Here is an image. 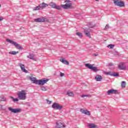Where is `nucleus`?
I'll return each instance as SVG.
<instances>
[{
  "label": "nucleus",
  "mask_w": 128,
  "mask_h": 128,
  "mask_svg": "<svg viewBox=\"0 0 128 128\" xmlns=\"http://www.w3.org/2000/svg\"><path fill=\"white\" fill-rule=\"evenodd\" d=\"M66 4H62V8L64 10H68V8H72V3L70 0H65Z\"/></svg>",
  "instance_id": "f257e3e1"
},
{
  "label": "nucleus",
  "mask_w": 128,
  "mask_h": 128,
  "mask_svg": "<svg viewBox=\"0 0 128 128\" xmlns=\"http://www.w3.org/2000/svg\"><path fill=\"white\" fill-rule=\"evenodd\" d=\"M6 40L8 42H10V44H14L18 50H24L22 46L20 44L16 43V42H14L12 40H10V39H6Z\"/></svg>",
  "instance_id": "f03ea898"
},
{
  "label": "nucleus",
  "mask_w": 128,
  "mask_h": 128,
  "mask_svg": "<svg viewBox=\"0 0 128 128\" xmlns=\"http://www.w3.org/2000/svg\"><path fill=\"white\" fill-rule=\"evenodd\" d=\"M18 96L19 100H24L26 99V93H25L24 90H22L18 94Z\"/></svg>",
  "instance_id": "7ed1b4c3"
},
{
  "label": "nucleus",
  "mask_w": 128,
  "mask_h": 128,
  "mask_svg": "<svg viewBox=\"0 0 128 128\" xmlns=\"http://www.w3.org/2000/svg\"><path fill=\"white\" fill-rule=\"evenodd\" d=\"M85 66H86V68H89V70H93L94 72H100V69L98 68V67L94 66L90 64H86Z\"/></svg>",
  "instance_id": "20e7f679"
},
{
  "label": "nucleus",
  "mask_w": 128,
  "mask_h": 128,
  "mask_svg": "<svg viewBox=\"0 0 128 128\" xmlns=\"http://www.w3.org/2000/svg\"><path fill=\"white\" fill-rule=\"evenodd\" d=\"M48 6V5L46 4L43 2L39 4V6L35 7L34 8V10H44L45 8Z\"/></svg>",
  "instance_id": "39448f33"
},
{
  "label": "nucleus",
  "mask_w": 128,
  "mask_h": 128,
  "mask_svg": "<svg viewBox=\"0 0 128 128\" xmlns=\"http://www.w3.org/2000/svg\"><path fill=\"white\" fill-rule=\"evenodd\" d=\"M49 6H50L52 8H55L56 10H62V6L57 5L54 2H50L48 4Z\"/></svg>",
  "instance_id": "423d86ee"
},
{
  "label": "nucleus",
  "mask_w": 128,
  "mask_h": 128,
  "mask_svg": "<svg viewBox=\"0 0 128 128\" xmlns=\"http://www.w3.org/2000/svg\"><path fill=\"white\" fill-rule=\"evenodd\" d=\"M114 2L115 6L120 8H124V2L120 0H114Z\"/></svg>",
  "instance_id": "0eeeda50"
},
{
  "label": "nucleus",
  "mask_w": 128,
  "mask_h": 128,
  "mask_svg": "<svg viewBox=\"0 0 128 128\" xmlns=\"http://www.w3.org/2000/svg\"><path fill=\"white\" fill-rule=\"evenodd\" d=\"M52 108L54 110H60L62 108L63 106L58 103L54 102L52 104Z\"/></svg>",
  "instance_id": "6e6552de"
},
{
  "label": "nucleus",
  "mask_w": 128,
  "mask_h": 128,
  "mask_svg": "<svg viewBox=\"0 0 128 128\" xmlns=\"http://www.w3.org/2000/svg\"><path fill=\"white\" fill-rule=\"evenodd\" d=\"M104 74H106V76H120V74L118 73H116L114 72H104Z\"/></svg>",
  "instance_id": "1a4fd4ad"
},
{
  "label": "nucleus",
  "mask_w": 128,
  "mask_h": 128,
  "mask_svg": "<svg viewBox=\"0 0 128 128\" xmlns=\"http://www.w3.org/2000/svg\"><path fill=\"white\" fill-rule=\"evenodd\" d=\"M48 79H46V78H44L42 79H41L40 80H38V83L37 84H38L39 86H44V84H46L48 82Z\"/></svg>",
  "instance_id": "9d476101"
},
{
  "label": "nucleus",
  "mask_w": 128,
  "mask_h": 128,
  "mask_svg": "<svg viewBox=\"0 0 128 128\" xmlns=\"http://www.w3.org/2000/svg\"><path fill=\"white\" fill-rule=\"evenodd\" d=\"M8 110H10V112H13L14 114H18V112H22L21 108H12L9 107Z\"/></svg>",
  "instance_id": "9b49d317"
},
{
  "label": "nucleus",
  "mask_w": 128,
  "mask_h": 128,
  "mask_svg": "<svg viewBox=\"0 0 128 128\" xmlns=\"http://www.w3.org/2000/svg\"><path fill=\"white\" fill-rule=\"evenodd\" d=\"M106 94H108V96H110V94H118V90H116L114 89H111L110 90H108L106 92Z\"/></svg>",
  "instance_id": "f8f14e48"
},
{
  "label": "nucleus",
  "mask_w": 128,
  "mask_h": 128,
  "mask_svg": "<svg viewBox=\"0 0 128 128\" xmlns=\"http://www.w3.org/2000/svg\"><path fill=\"white\" fill-rule=\"evenodd\" d=\"M66 128V125L64 122H56V126L55 128Z\"/></svg>",
  "instance_id": "ddd939ff"
},
{
  "label": "nucleus",
  "mask_w": 128,
  "mask_h": 128,
  "mask_svg": "<svg viewBox=\"0 0 128 128\" xmlns=\"http://www.w3.org/2000/svg\"><path fill=\"white\" fill-rule=\"evenodd\" d=\"M90 28H86L84 29V34H85V36H88V38H90L91 36H90Z\"/></svg>",
  "instance_id": "4468645a"
},
{
  "label": "nucleus",
  "mask_w": 128,
  "mask_h": 128,
  "mask_svg": "<svg viewBox=\"0 0 128 128\" xmlns=\"http://www.w3.org/2000/svg\"><path fill=\"white\" fill-rule=\"evenodd\" d=\"M80 112L84 114H86V116H90V112L87 110H84V108H81L80 110Z\"/></svg>",
  "instance_id": "2eb2a0df"
},
{
  "label": "nucleus",
  "mask_w": 128,
  "mask_h": 128,
  "mask_svg": "<svg viewBox=\"0 0 128 128\" xmlns=\"http://www.w3.org/2000/svg\"><path fill=\"white\" fill-rule=\"evenodd\" d=\"M34 20L36 22H46V19H44V18H38L34 19Z\"/></svg>",
  "instance_id": "dca6fc26"
},
{
  "label": "nucleus",
  "mask_w": 128,
  "mask_h": 128,
  "mask_svg": "<svg viewBox=\"0 0 128 128\" xmlns=\"http://www.w3.org/2000/svg\"><path fill=\"white\" fill-rule=\"evenodd\" d=\"M20 66V67L21 70L23 72H25L26 74H28V71L24 68V65L22 64H19Z\"/></svg>",
  "instance_id": "f3484780"
},
{
  "label": "nucleus",
  "mask_w": 128,
  "mask_h": 128,
  "mask_svg": "<svg viewBox=\"0 0 128 128\" xmlns=\"http://www.w3.org/2000/svg\"><path fill=\"white\" fill-rule=\"evenodd\" d=\"M95 80L96 82H102V77L100 75H96L95 76Z\"/></svg>",
  "instance_id": "a211bd4d"
},
{
  "label": "nucleus",
  "mask_w": 128,
  "mask_h": 128,
  "mask_svg": "<svg viewBox=\"0 0 128 128\" xmlns=\"http://www.w3.org/2000/svg\"><path fill=\"white\" fill-rule=\"evenodd\" d=\"M30 80H31V82H33V84H38V80H37L36 78L30 77Z\"/></svg>",
  "instance_id": "6ab92c4d"
},
{
  "label": "nucleus",
  "mask_w": 128,
  "mask_h": 128,
  "mask_svg": "<svg viewBox=\"0 0 128 128\" xmlns=\"http://www.w3.org/2000/svg\"><path fill=\"white\" fill-rule=\"evenodd\" d=\"M60 62H62V64H66L67 66H68L70 64V62H68L64 58L60 60Z\"/></svg>",
  "instance_id": "aec40b11"
},
{
  "label": "nucleus",
  "mask_w": 128,
  "mask_h": 128,
  "mask_svg": "<svg viewBox=\"0 0 128 128\" xmlns=\"http://www.w3.org/2000/svg\"><path fill=\"white\" fill-rule=\"evenodd\" d=\"M118 68L120 70H126V66L122 63H120L118 66Z\"/></svg>",
  "instance_id": "412c9836"
},
{
  "label": "nucleus",
  "mask_w": 128,
  "mask_h": 128,
  "mask_svg": "<svg viewBox=\"0 0 128 128\" xmlns=\"http://www.w3.org/2000/svg\"><path fill=\"white\" fill-rule=\"evenodd\" d=\"M112 54L114 56H120V52H118L117 51L112 52Z\"/></svg>",
  "instance_id": "4be33fe9"
},
{
  "label": "nucleus",
  "mask_w": 128,
  "mask_h": 128,
  "mask_svg": "<svg viewBox=\"0 0 128 128\" xmlns=\"http://www.w3.org/2000/svg\"><path fill=\"white\" fill-rule=\"evenodd\" d=\"M28 58H30V60H34V54H30L28 56Z\"/></svg>",
  "instance_id": "5701e85b"
},
{
  "label": "nucleus",
  "mask_w": 128,
  "mask_h": 128,
  "mask_svg": "<svg viewBox=\"0 0 128 128\" xmlns=\"http://www.w3.org/2000/svg\"><path fill=\"white\" fill-rule=\"evenodd\" d=\"M10 54H12L13 56H16L17 54H18V52L16 51H10L9 52Z\"/></svg>",
  "instance_id": "b1692460"
},
{
  "label": "nucleus",
  "mask_w": 128,
  "mask_h": 128,
  "mask_svg": "<svg viewBox=\"0 0 128 128\" xmlns=\"http://www.w3.org/2000/svg\"><path fill=\"white\" fill-rule=\"evenodd\" d=\"M76 36H79V38H82V36H83L82 34L80 33V32H76Z\"/></svg>",
  "instance_id": "393cba45"
},
{
  "label": "nucleus",
  "mask_w": 128,
  "mask_h": 128,
  "mask_svg": "<svg viewBox=\"0 0 128 128\" xmlns=\"http://www.w3.org/2000/svg\"><path fill=\"white\" fill-rule=\"evenodd\" d=\"M66 94L69 96H74V94L72 92H67Z\"/></svg>",
  "instance_id": "a878e982"
},
{
  "label": "nucleus",
  "mask_w": 128,
  "mask_h": 128,
  "mask_svg": "<svg viewBox=\"0 0 128 128\" xmlns=\"http://www.w3.org/2000/svg\"><path fill=\"white\" fill-rule=\"evenodd\" d=\"M0 101L1 102H6V99L4 97V96H0Z\"/></svg>",
  "instance_id": "bb28decb"
},
{
  "label": "nucleus",
  "mask_w": 128,
  "mask_h": 128,
  "mask_svg": "<svg viewBox=\"0 0 128 128\" xmlns=\"http://www.w3.org/2000/svg\"><path fill=\"white\" fill-rule=\"evenodd\" d=\"M90 96V94H82L81 96V98H88Z\"/></svg>",
  "instance_id": "cd10ccee"
},
{
  "label": "nucleus",
  "mask_w": 128,
  "mask_h": 128,
  "mask_svg": "<svg viewBox=\"0 0 128 128\" xmlns=\"http://www.w3.org/2000/svg\"><path fill=\"white\" fill-rule=\"evenodd\" d=\"M126 82L124 81L122 82L121 84L122 88H126Z\"/></svg>",
  "instance_id": "c85d7f7f"
},
{
  "label": "nucleus",
  "mask_w": 128,
  "mask_h": 128,
  "mask_svg": "<svg viewBox=\"0 0 128 128\" xmlns=\"http://www.w3.org/2000/svg\"><path fill=\"white\" fill-rule=\"evenodd\" d=\"M41 90L44 92H46V90H48V89L46 88V87L44 86H42L41 88Z\"/></svg>",
  "instance_id": "c756f323"
},
{
  "label": "nucleus",
  "mask_w": 128,
  "mask_h": 128,
  "mask_svg": "<svg viewBox=\"0 0 128 128\" xmlns=\"http://www.w3.org/2000/svg\"><path fill=\"white\" fill-rule=\"evenodd\" d=\"M10 98L13 100V102H18V98H14V97L11 96Z\"/></svg>",
  "instance_id": "7c9ffc66"
},
{
  "label": "nucleus",
  "mask_w": 128,
  "mask_h": 128,
  "mask_svg": "<svg viewBox=\"0 0 128 128\" xmlns=\"http://www.w3.org/2000/svg\"><path fill=\"white\" fill-rule=\"evenodd\" d=\"M96 125L94 124H89V128H96Z\"/></svg>",
  "instance_id": "2f4dec72"
},
{
  "label": "nucleus",
  "mask_w": 128,
  "mask_h": 128,
  "mask_svg": "<svg viewBox=\"0 0 128 128\" xmlns=\"http://www.w3.org/2000/svg\"><path fill=\"white\" fill-rule=\"evenodd\" d=\"M108 47L110 48H114V45L112 44H110L108 46Z\"/></svg>",
  "instance_id": "473e14b6"
},
{
  "label": "nucleus",
  "mask_w": 128,
  "mask_h": 128,
  "mask_svg": "<svg viewBox=\"0 0 128 128\" xmlns=\"http://www.w3.org/2000/svg\"><path fill=\"white\" fill-rule=\"evenodd\" d=\"M46 100L48 104H52V101H50V100H48V99H46Z\"/></svg>",
  "instance_id": "72a5a7b5"
},
{
  "label": "nucleus",
  "mask_w": 128,
  "mask_h": 128,
  "mask_svg": "<svg viewBox=\"0 0 128 128\" xmlns=\"http://www.w3.org/2000/svg\"><path fill=\"white\" fill-rule=\"evenodd\" d=\"M64 76V74L62 73V72H60V76L62 77Z\"/></svg>",
  "instance_id": "f704fd0d"
},
{
  "label": "nucleus",
  "mask_w": 128,
  "mask_h": 128,
  "mask_svg": "<svg viewBox=\"0 0 128 128\" xmlns=\"http://www.w3.org/2000/svg\"><path fill=\"white\" fill-rule=\"evenodd\" d=\"M108 66H114V64H112V63H109L108 64Z\"/></svg>",
  "instance_id": "c9c22d12"
},
{
  "label": "nucleus",
  "mask_w": 128,
  "mask_h": 128,
  "mask_svg": "<svg viewBox=\"0 0 128 128\" xmlns=\"http://www.w3.org/2000/svg\"><path fill=\"white\" fill-rule=\"evenodd\" d=\"M4 20V17L2 16H0V22H2Z\"/></svg>",
  "instance_id": "e433bc0d"
},
{
  "label": "nucleus",
  "mask_w": 128,
  "mask_h": 128,
  "mask_svg": "<svg viewBox=\"0 0 128 128\" xmlns=\"http://www.w3.org/2000/svg\"><path fill=\"white\" fill-rule=\"evenodd\" d=\"M88 26L90 28H94V26H92V24H90Z\"/></svg>",
  "instance_id": "4c0bfd02"
},
{
  "label": "nucleus",
  "mask_w": 128,
  "mask_h": 128,
  "mask_svg": "<svg viewBox=\"0 0 128 128\" xmlns=\"http://www.w3.org/2000/svg\"><path fill=\"white\" fill-rule=\"evenodd\" d=\"M106 28H108V24H106V27H105L104 30H106Z\"/></svg>",
  "instance_id": "58836bf2"
},
{
  "label": "nucleus",
  "mask_w": 128,
  "mask_h": 128,
  "mask_svg": "<svg viewBox=\"0 0 128 128\" xmlns=\"http://www.w3.org/2000/svg\"><path fill=\"white\" fill-rule=\"evenodd\" d=\"M94 56H98V54H94Z\"/></svg>",
  "instance_id": "ea45409f"
},
{
  "label": "nucleus",
  "mask_w": 128,
  "mask_h": 128,
  "mask_svg": "<svg viewBox=\"0 0 128 128\" xmlns=\"http://www.w3.org/2000/svg\"><path fill=\"white\" fill-rule=\"evenodd\" d=\"M96 2H98L100 0H95Z\"/></svg>",
  "instance_id": "a19ab883"
},
{
  "label": "nucleus",
  "mask_w": 128,
  "mask_h": 128,
  "mask_svg": "<svg viewBox=\"0 0 128 128\" xmlns=\"http://www.w3.org/2000/svg\"><path fill=\"white\" fill-rule=\"evenodd\" d=\"M0 6H2V5H0Z\"/></svg>",
  "instance_id": "79ce46f5"
}]
</instances>
